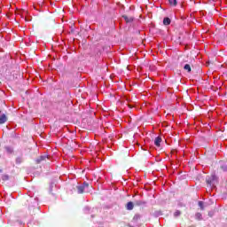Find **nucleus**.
Wrapping results in <instances>:
<instances>
[{
    "instance_id": "f257e3e1",
    "label": "nucleus",
    "mask_w": 227,
    "mask_h": 227,
    "mask_svg": "<svg viewBox=\"0 0 227 227\" xmlns=\"http://www.w3.org/2000/svg\"><path fill=\"white\" fill-rule=\"evenodd\" d=\"M206 182L207 184V185H209V187H211V189H215V184H217V176H215V175H211L210 176L206 178Z\"/></svg>"
},
{
    "instance_id": "f03ea898",
    "label": "nucleus",
    "mask_w": 227,
    "mask_h": 227,
    "mask_svg": "<svg viewBox=\"0 0 227 227\" xmlns=\"http://www.w3.org/2000/svg\"><path fill=\"white\" fill-rule=\"evenodd\" d=\"M6 121H8V117H6V114H0V125H3V123H6Z\"/></svg>"
},
{
    "instance_id": "7ed1b4c3",
    "label": "nucleus",
    "mask_w": 227,
    "mask_h": 227,
    "mask_svg": "<svg viewBox=\"0 0 227 227\" xmlns=\"http://www.w3.org/2000/svg\"><path fill=\"white\" fill-rule=\"evenodd\" d=\"M122 18L124 19L125 22L127 24H130L131 22L134 21V18L133 17H129L127 15H123Z\"/></svg>"
},
{
    "instance_id": "20e7f679",
    "label": "nucleus",
    "mask_w": 227,
    "mask_h": 227,
    "mask_svg": "<svg viewBox=\"0 0 227 227\" xmlns=\"http://www.w3.org/2000/svg\"><path fill=\"white\" fill-rule=\"evenodd\" d=\"M134 205L135 204L132 201L128 202L127 205H126L127 210H133L134 209Z\"/></svg>"
},
{
    "instance_id": "39448f33",
    "label": "nucleus",
    "mask_w": 227,
    "mask_h": 227,
    "mask_svg": "<svg viewBox=\"0 0 227 227\" xmlns=\"http://www.w3.org/2000/svg\"><path fill=\"white\" fill-rule=\"evenodd\" d=\"M134 205L136 207H141L142 205H146V202L145 201H143V200H136L134 202Z\"/></svg>"
},
{
    "instance_id": "423d86ee",
    "label": "nucleus",
    "mask_w": 227,
    "mask_h": 227,
    "mask_svg": "<svg viewBox=\"0 0 227 227\" xmlns=\"http://www.w3.org/2000/svg\"><path fill=\"white\" fill-rule=\"evenodd\" d=\"M76 189L78 191V194H82V192H84V191L86 190L82 185L76 186Z\"/></svg>"
},
{
    "instance_id": "0eeeda50",
    "label": "nucleus",
    "mask_w": 227,
    "mask_h": 227,
    "mask_svg": "<svg viewBox=\"0 0 227 227\" xmlns=\"http://www.w3.org/2000/svg\"><path fill=\"white\" fill-rule=\"evenodd\" d=\"M162 141V138H160V137H157L154 140V145L156 146H160V142Z\"/></svg>"
},
{
    "instance_id": "6e6552de",
    "label": "nucleus",
    "mask_w": 227,
    "mask_h": 227,
    "mask_svg": "<svg viewBox=\"0 0 227 227\" xmlns=\"http://www.w3.org/2000/svg\"><path fill=\"white\" fill-rule=\"evenodd\" d=\"M163 24L164 26H169V24H171V20L169 18H164Z\"/></svg>"
},
{
    "instance_id": "1a4fd4ad",
    "label": "nucleus",
    "mask_w": 227,
    "mask_h": 227,
    "mask_svg": "<svg viewBox=\"0 0 227 227\" xmlns=\"http://www.w3.org/2000/svg\"><path fill=\"white\" fill-rule=\"evenodd\" d=\"M5 150H6L7 153H9L10 155H12V153H13V148L11 146H5Z\"/></svg>"
},
{
    "instance_id": "9d476101",
    "label": "nucleus",
    "mask_w": 227,
    "mask_h": 227,
    "mask_svg": "<svg viewBox=\"0 0 227 227\" xmlns=\"http://www.w3.org/2000/svg\"><path fill=\"white\" fill-rule=\"evenodd\" d=\"M45 159H49L47 156H41L40 158H38L35 161L37 164H40V162L42 160H45Z\"/></svg>"
},
{
    "instance_id": "9b49d317",
    "label": "nucleus",
    "mask_w": 227,
    "mask_h": 227,
    "mask_svg": "<svg viewBox=\"0 0 227 227\" xmlns=\"http://www.w3.org/2000/svg\"><path fill=\"white\" fill-rule=\"evenodd\" d=\"M195 219L198 221H201L203 218L201 217V213H196Z\"/></svg>"
},
{
    "instance_id": "f8f14e48",
    "label": "nucleus",
    "mask_w": 227,
    "mask_h": 227,
    "mask_svg": "<svg viewBox=\"0 0 227 227\" xmlns=\"http://www.w3.org/2000/svg\"><path fill=\"white\" fill-rule=\"evenodd\" d=\"M168 3L171 6H176V0H168Z\"/></svg>"
},
{
    "instance_id": "ddd939ff",
    "label": "nucleus",
    "mask_w": 227,
    "mask_h": 227,
    "mask_svg": "<svg viewBox=\"0 0 227 227\" xmlns=\"http://www.w3.org/2000/svg\"><path fill=\"white\" fill-rule=\"evenodd\" d=\"M182 215V212L180 210H177L174 213V217H179V215Z\"/></svg>"
},
{
    "instance_id": "4468645a",
    "label": "nucleus",
    "mask_w": 227,
    "mask_h": 227,
    "mask_svg": "<svg viewBox=\"0 0 227 227\" xmlns=\"http://www.w3.org/2000/svg\"><path fill=\"white\" fill-rule=\"evenodd\" d=\"M184 70H187L188 72H191V65L189 64H186L184 67Z\"/></svg>"
},
{
    "instance_id": "2eb2a0df",
    "label": "nucleus",
    "mask_w": 227,
    "mask_h": 227,
    "mask_svg": "<svg viewBox=\"0 0 227 227\" xmlns=\"http://www.w3.org/2000/svg\"><path fill=\"white\" fill-rule=\"evenodd\" d=\"M199 207H200V210H205V207L203 206V201H199Z\"/></svg>"
},
{
    "instance_id": "dca6fc26",
    "label": "nucleus",
    "mask_w": 227,
    "mask_h": 227,
    "mask_svg": "<svg viewBox=\"0 0 227 227\" xmlns=\"http://www.w3.org/2000/svg\"><path fill=\"white\" fill-rule=\"evenodd\" d=\"M82 186L85 189H88V187H90V184L88 183H83Z\"/></svg>"
},
{
    "instance_id": "f3484780",
    "label": "nucleus",
    "mask_w": 227,
    "mask_h": 227,
    "mask_svg": "<svg viewBox=\"0 0 227 227\" xmlns=\"http://www.w3.org/2000/svg\"><path fill=\"white\" fill-rule=\"evenodd\" d=\"M221 169H223V171H227V166L226 165L221 166Z\"/></svg>"
},
{
    "instance_id": "a211bd4d",
    "label": "nucleus",
    "mask_w": 227,
    "mask_h": 227,
    "mask_svg": "<svg viewBox=\"0 0 227 227\" xmlns=\"http://www.w3.org/2000/svg\"><path fill=\"white\" fill-rule=\"evenodd\" d=\"M134 221H137V219H139V215H136L134 217H133Z\"/></svg>"
},
{
    "instance_id": "6ab92c4d",
    "label": "nucleus",
    "mask_w": 227,
    "mask_h": 227,
    "mask_svg": "<svg viewBox=\"0 0 227 227\" xmlns=\"http://www.w3.org/2000/svg\"><path fill=\"white\" fill-rule=\"evenodd\" d=\"M2 178H3V180H8L9 177H8V176H3Z\"/></svg>"
},
{
    "instance_id": "aec40b11",
    "label": "nucleus",
    "mask_w": 227,
    "mask_h": 227,
    "mask_svg": "<svg viewBox=\"0 0 227 227\" xmlns=\"http://www.w3.org/2000/svg\"><path fill=\"white\" fill-rule=\"evenodd\" d=\"M17 162H20V159H17Z\"/></svg>"
},
{
    "instance_id": "412c9836",
    "label": "nucleus",
    "mask_w": 227,
    "mask_h": 227,
    "mask_svg": "<svg viewBox=\"0 0 227 227\" xmlns=\"http://www.w3.org/2000/svg\"><path fill=\"white\" fill-rule=\"evenodd\" d=\"M130 109H132V106L129 105Z\"/></svg>"
}]
</instances>
